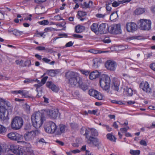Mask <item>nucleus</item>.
I'll use <instances>...</instances> for the list:
<instances>
[{
    "label": "nucleus",
    "instance_id": "1",
    "mask_svg": "<svg viewBox=\"0 0 155 155\" xmlns=\"http://www.w3.org/2000/svg\"><path fill=\"white\" fill-rule=\"evenodd\" d=\"M44 114L38 112L34 113L32 115L31 120L32 125L35 128H40L45 121Z\"/></svg>",
    "mask_w": 155,
    "mask_h": 155
},
{
    "label": "nucleus",
    "instance_id": "2",
    "mask_svg": "<svg viewBox=\"0 0 155 155\" xmlns=\"http://www.w3.org/2000/svg\"><path fill=\"white\" fill-rule=\"evenodd\" d=\"M65 76L68 80V83L73 87L78 85L81 80L82 78L78 73L71 71L66 72Z\"/></svg>",
    "mask_w": 155,
    "mask_h": 155
},
{
    "label": "nucleus",
    "instance_id": "3",
    "mask_svg": "<svg viewBox=\"0 0 155 155\" xmlns=\"http://www.w3.org/2000/svg\"><path fill=\"white\" fill-rule=\"evenodd\" d=\"M23 120L22 117L16 116L14 118L11 123V127L14 130H18L20 129L23 124Z\"/></svg>",
    "mask_w": 155,
    "mask_h": 155
},
{
    "label": "nucleus",
    "instance_id": "4",
    "mask_svg": "<svg viewBox=\"0 0 155 155\" xmlns=\"http://www.w3.org/2000/svg\"><path fill=\"white\" fill-rule=\"evenodd\" d=\"M110 82V78L107 75L103 74L101 76L100 84V86L103 89L107 90L109 87Z\"/></svg>",
    "mask_w": 155,
    "mask_h": 155
},
{
    "label": "nucleus",
    "instance_id": "5",
    "mask_svg": "<svg viewBox=\"0 0 155 155\" xmlns=\"http://www.w3.org/2000/svg\"><path fill=\"white\" fill-rule=\"evenodd\" d=\"M86 142L88 145L91 147H97L99 150L102 146L101 141L97 137L92 136L89 137L86 140Z\"/></svg>",
    "mask_w": 155,
    "mask_h": 155
},
{
    "label": "nucleus",
    "instance_id": "6",
    "mask_svg": "<svg viewBox=\"0 0 155 155\" xmlns=\"http://www.w3.org/2000/svg\"><path fill=\"white\" fill-rule=\"evenodd\" d=\"M138 24L140 26L141 30H149L150 28L151 22L149 20L141 19L139 20Z\"/></svg>",
    "mask_w": 155,
    "mask_h": 155
},
{
    "label": "nucleus",
    "instance_id": "7",
    "mask_svg": "<svg viewBox=\"0 0 155 155\" xmlns=\"http://www.w3.org/2000/svg\"><path fill=\"white\" fill-rule=\"evenodd\" d=\"M38 132V130L26 132L24 134L23 137L26 141L32 142L36 136V134Z\"/></svg>",
    "mask_w": 155,
    "mask_h": 155
},
{
    "label": "nucleus",
    "instance_id": "8",
    "mask_svg": "<svg viewBox=\"0 0 155 155\" xmlns=\"http://www.w3.org/2000/svg\"><path fill=\"white\" fill-rule=\"evenodd\" d=\"M44 113L50 118L55 119L58 116L59 112L57 109H47L44 111Z\"/></svg>",
    "mask_w": 155,
    "mask_h": 155
},
{
    "label": "nucleus",
    "instance_id": "9",
    "mask_svg": "<svg viewBox=\"0 0 155 155\" xmlns=\"http://www.w3.org/2000/svg\"><path fill=\"white\" fill-rule=\"evenodd\" d=\"M7 136L10 139L19 141V142L21 141L23 137L22 135L15 132L10 133L7 134Z\"/></svg>",
    "mask_w": 155,
    "mask_h": 155
},
{
    "label": "nucleus",
    "instance_id": "10",
    "mask_svg": "<svg viewBox=\"0 0 155 155\" xmlns=\"http://www.w3.org/2000/svg\"><path fill=\"white\" fill-rule=\"evenodd\" d=\"M126 27L128 32H133L137 29V25L134 22H130L127 23Z\"/></svg>",
    "mask_w": 155,
    "mask_h": 155
},
{
    "label": "nucleus",
    "instance_id": "11",
    "mask_svg": "<svg viewBox=\"0 0 155 155\" xmlns=\"http://www.w3.org/2000/svg\"><path fill=\"white\" fill-rule=\"evenodd\" d=\"M7 110L3 106H0V120L2 121H7L8 119L5 113Z\"/></svg>",
    "mask_w": 155,
    "mask_h": 155
},
{
    "label": "nucleus",
    "instance_id": "12",
    "mask_svg": "<svg viewBox=\"0 0 155 155\" xmlns=\"http://www.w3.org/2000/svg\"><path fill=\"white\" fill-rule=\"evenodd\" d=\"M108 25L107 24L102 23L98 27V31L101 34H105L108 31Z\"/></svg>",
    "mask_w": 155,
    "mask_h": 155
},
{
    "label": "nucleus",
    "instance_id": "13",
    "mask_svg": "<svg viewBox=\"0 0 155 155\" xmlns=\"http://www.w3.org/2000/svg\"><path fill=\"white\" fill-rule=\"evenodd\" d=\"M116 65V63L110 60L106 61L105 64V66L106 68L111 71H114L115 70Z\"/></svg>",
    "mask_w": 155,
    "mask_h": 155
},
{
    "label": "nucleus",
    "instance_id": "14",
    "mask_svg": "<svg viewBox=\"0 0 155 155\" xmlns=\"http://www.w3.org/2000/svg\"><path fill=\"white\" fill-rule=\"evenodd\" d=\"M140 87L147 92H150V88L149 87V84L147 82H142L140 84Z\"/></svg>",
    "mask_w": 155,
    "mask_h": 155
},
{
    "label": "nucleus",
    "instance_id": "15",
    "mask_svg": "<svg viewBox=\"0 0 155 155\" xmlns=\"http://www.w3.org/2000/svg\"><path fill=\"white\" fill-rule=\"evenodd\" d=\"M110 29L112 32L116 34H119L121 32L120 25L119 24H115L111 25Z\"/></svg>",
    "mask_w": 155,
    "mask_h": 155
},
{
    "label": "nucleus",
    "instance_id": "16",
    "mask_svg": "<svg viewBox=\"0 0 155 155\" xmlns=\"http://www.w3.org/2000/svg\"><path fill=\"white\" fill-rule=\"evenodd\" d=\"M46 85L47 87L51 89L53 91L55 92H58L59 90L58 87L54 84L52 82H47Z\"/></svg>",
    "mask_w": 155,
    "mask_h": 155
},
{
    "label": "nucleus",
    "instance_id": "17",
    "mask_svg": "<svg viewBox=\"0 0 155 155\" xmlns=\"http://www.w3.org/2000/svg\"><path fill=\"white\" fill-rule=\"evenodd\" d=\"M120 84V82L117 80L114 79L113 80L111 86L112 89L115 91H118Z\"/></svg>",
    "mask_w": 155,
    "mask_h": 155
},
{
    "label": "nucleus",
    "instance_id": "18",
    "mask_svg": "<svg viewBox=\"0 0 155 155\" xmlns=\"http://www.w3.org/2000/svg\"><path fill=\"white\" fill-rule=\"evenodd\" d=\"M100 73L97 71H93L89 74V78L91 80L98 78L100 75Z\"/></svg>",
    "mask_w": 155,
    "mask_h": 155
},
{
    "label": "nucleus",
    "instance_id": "19",
    "mask_svg": "<svg viewBox=\"0 0 155 155\" xmlns=\"http://www.w3.org/2000/svg\"><path fill=\"white\" fill-rule=\"evenodd\" d=\"M9 149L14 153L18 155L21 148L18 146L12 145L10 146Z\"/></svg>",
    "mask_w": 155,
    "mask_h": 155
},
{
    "label": "nucleus",
    "instance_id": "20",
    "mask_svg": "<svg viewBox=\"0 0 155 155\" xmlns=\"http://www.w3.org/2000/svg\"><path fill=\"white\" fill-rule=\"evenodd\" d=\"M89 128L87 129L85 127H82L80 130L81 134L84 136L87 140L89 137L88 136V133L89 132Z\"/></svg>",
    "mask_w": 155,
    "mask_h": 155
},
{
    "label": "nucleus",
    "instance_id": "21",
    "mask_svg": "<svg viewBox=\"0 0 155 155\" xmlns=\"http://www.w3.org/2000/svg\"><path fill=\"white\" fill-rule=\"evenodd\" d=\"M88 133L89 137L92 136L94 137H97L98 135V133L97 130L94 128H89Z\"/></svg>",
    "mask_w": 155,
    "mask_h": 155
},
{
    "label": "nucleus",
    "instance_id": "22",
    "mask_svg": "<svg viewBox=\"0 0 155 155\" xmlns=\"http://www.w3.org/2000/svg\"><path fill=\"white\" fill-rule=\"evenodd\" d=\"M49 123L50 124L51 132V134L55 133L57 134V127L55 123L51 121H49Z\"/></svg>",
    "mask_w": 155,
    "mask_h": 155
},
{
    "label": "nucleus",
    "instance_id": "23",
    "mask_svg": "<svg viewBox=\"0 0 155 155\" xmlns=\"http://www.w3.org/2000/svg\"><path fill=\"white\" fill-rule=\"evenodd\" d=\"M66 127L63 125H60L59 127H57V134L60 135L64 132L65 130Z\"/></svg>",
    "mask_w": 155,
    "mask_h": 155
},
{
    "label": "nucleus",
    "instance_id": "24",
    "mask_svg": "<svg viewBox=\"0 0 155 155\" xmlns=\"http://www.w3.org/2000/svg\"><path fill=\"white\" fill-rule=\"evenodd\" d=\"M78 85L79 87L83 91H85L88 89V87L87 84L86 83H82V78L81 82L80 83L78 84Z\"/></svg>",
    "mask_w": 155,
    "mask_h": 155
},
{
    "label": "nucleus",
    "instance_id": "25",
    "mask_svg": "<svg viewBox=\"0 0 155 155\" xmlns=\"http://www.w3.org/2000/svg\"><path fill=\"white\" fill-rule=\"evenodd\" d=\"M85 29L84 26L80 25L76 26L75 28V31L77 33H80L83 32Z\"/></svg>",
    "mask_w": 155,
    "mask_h": 155
},
{
    "label": "nucleus",
    "instance_id": "26",
    "mask_svg": "<svg viewBox=\"0 0 155 155\" xmlns=\"http://www.w3.org/2000/svg\"><path fill=\"white\" fill-rule=\"evenodd\" d=\"M101 63V61L100 59L98 58H95L93 60V66L94 68H97L99 67Z\"/></svg>",
    "mask_w": 155,
    "mask_h": 155
},
{
    "label": "nucleus",
    "instance_id": "27",
    "mask_svg": "<svg viewBox=\"0 0 155 155\" xmlns=\"http://www.w3.org/2000/svg\"><path fill=\"white\" fill-rule=\"evenodd\" d=\"M46 72L51 77L54 76L58 73V71L54 70H48Z\"/></svg>",
    "mask_w": 155,
    "mask_h": 155
},
{
    "label": "nucleus",
    "instance_id": "28",
    "mask_svg": "<svg viewBox=\"0 0 155 155\" xmlns=\"http://www.w3.org/2000/svg\"><path fill=\"white\" fill-rule=\"evenodd\" d=\"M144 8H137L134 11V13L136 15H140L143 14L145 12Z\"/></svg>",
    "mask_w": 155,
    "mask_h": 155
},
{
    "label": "nucleus",
    "instance_id": "29",
    "mask_svg": "<svg viewBox=\"0 0 155 155\" xmlns=\"http://www.w3.org/2000/svg\"><path fill=\"white\" fill-rule=\"evenodd\" d=\"M50 124L49 123V122H47L45 125L44 127V129L45 131L48 133H51V128H50Z\"/></svg>",
    "mask_w": 155,
    "mask_h": 155
},
{
    "label": "nucleus",
    "instance_id": "30",
    "mask_svg": "<svg viewBox=\"0 0 155 155\" xmlns=\"http://www.w3.org/2000/svg\"><path fill=\"white\" fill-rule=\"evenodd\" d=\"M97 28L98 25L96 23H93L90 27L91 30L95 33L97 32Z\"/></svg>",
    "mask_w": 155,
    "mask_h": 155
},
{
    "label": "nucleus",
    "instance_id": "31",
    "mask_svg": "<svg viewBox=\"0 0 155 155\" xmlns=\"http://www.w3.org/2000/svg\"><path fill=\"white\" fill-rule=\"evenodd\" d=\"M97 93H96L95 95H94V97L99 100H103V96L102 94L98 91L97 92Z\"/></svg>",
    "mask_w": 155,
    "mask_h": 155
},
{
    "label": "nucleus",
    "instance_id": "32",
    "mask_svg": "<svg viewBox=\"0 0 155 155\" xmlns=\"http://www.w3.org/2000/svg\"><path fill=\"white\" fill-rule=\"evenodd\" d=\"M140 151L139 150H130V153L132 155H139Z\"/></svg>",
    "mask_w": 155,
    "mask_h": 155
},
{
    "label": "nucleus",
    "instance_id": "33",
    "mask_svg": "<svg viewBox=\"0 0 155 155\" xmlns=\"http://www.w3.org/2000/svg\"><path fill=\"white\" fill-rule=\"evenodd\" d=\"M127 95L128 96H132L133 94V90L130 88H127L126 89Z\"/></svg>",
    "mask_w": 155,
    "mask_h": 155
},
{
    "label": "nucleus",
    "instance_id": "34",
    "mask_svg": "<svg viewBox=\"0 0 155 155\" xmlns=\"http://www.w3.org/2000/svg\"><path fill=\"white\" fill-rule=\"evenodd\" d=\"M107 139L111 141H115L116 139L115 137L112 135L111 134H108L107 135Z\"/></svg>",
    "mask_w": 155,
    "mask_h": 155
},
{
    "label": "nucleus",
    "instance_id": "35",
    "mask_svg": "<svg viewBox=\"0 0 155 155\" xmlns=\"http://www.w3.org/2000/svg\"><path fill=\"white\" fill-rule=\"evenodd\" d=\"M18 94H19L21 95H22L23 96L25 97H27L28 95V92L24 90H19L18 91Z\"/></svg>",
    "mask_w": 155,
    "mask_h": 155
},
{
    "label": "nucleus",
    "instance_id": "36",
    "mask_svg": "<svg viewBox=\"0 0 155 155\" xmlns=\"http://www.w3.org/2000/svg\"><path fill=\"white\" fill-rule=\"evenodd\" d=\"M118 17L117 14L116 12H113L110 16V19L111 20H114L116 19Z\"/></svg>",
    "mask_w": 155,
    "mask_h": 155
},
{
    "label": "nucleus",
    "instance_id": "37",
    "mask_svg": "<svg viewBox=\"0 0 155 155\" xmlns=\"http://www.w3.org/2000/svg\"><path fill=\"white\" fill-rule=\"evenodd\" d=\"M122 4L121 1H114L112 3V6L114 7H116L119 6L120 4Z\"/></svg>",
    "mask_w": 155,
    "mask_h": 155
},
{
    "label": "nucleus",
    "instance_id": "38",
    "mask_svg": "<svg viewBox=\"0 0 155 155\" xmlns=\"http://www.w3.org/2000/svg\"><path fill=\"white\" fill-rule=\"evenodd\" d=\"M97 91L93 89H91L89 91V94L91 96L94 97V95L97 93Z\"/></svg>",
    "mask_w": 155,
    "mask_h": 155
},
{
    "label": "nucleus",
    "instance_id": "39",
    "mask_svg": "<svg viewBox=\"0 0 155 155\" xmlns=\"http://www.w3.org/2000/svg\"><path fill=\"white\" fill-rule=\"evenodd\" d=\"M6 129L5 127L0 124V134H3L6 132Z\"/></svg>",
    "mask_w": 155,
    "mask_h": 155
},
{
    "label": "nucleus",
    "instance_id": "40",
    "mask_svg": "<svg viewBox=\"0 0 155 155\" xmlns=\"http://www.w3.org/2000/svg\"><path fill=\"white\" fill-rule=\"evenodd\" d=\"M78 15L80 17H83L87 15V12L82 11H79L78 12Z\"/></svg>",
    "mask_w": 155,
    "mask_h": 155
},
{
    "label": "nucleus",
    "instance_id": "41",
    "mask_svg": "<svg viewBox=\"0 0 155 155\" xmlns=\"http://www.w3.org/2000/svg\"><path fill=\"white\" fill-rule=\"evenodd\" d=\"M15 62L17 64L20 65L21 66L24 67L23 61L22 60H16Z\"/></svg>",
    "mask_w": 155,
    "mask_h": 155
},
{
    "label": "nucleus",
    "instance_id": "42",
    "mask_svg": "<svg viewBox=\"0 0 155 155\" xmlns=\"http://www.w3.org/2000/svg\"><path fill=\"white\" fill-rule=\"evenodd\" d=\"M31 65V61L29 60H27L24 63V67L25 66L29 67Z\"/></svg>",
    "mask_w": 155,
    "mask_h": 155
},
{
    "label": "nucleus",
    "instance_id": "43",
    "mask_svg": "<svg viewBox=\"0 0 155 155\" xmlns=\"http://www.w3.org/2000/svg\"><path fill=\"white\" fill-rule=\"evenodd\" d=\"M118 48L120 50H124L127 48L128 46L126 45H120L119 46Z\"/></svg>",
    "mask_w": 155,
    "mask_h": 155
},
{
    "label": "nucleus",
    "instance_id": "44",
    "mask_svg": "<svg viewBox=\"0 0 155 155\" xmlns=\"http://www.w3.org/2000/svg\"><path fill=\"white\" fill-rule=\"evenodd\" d=\"M40 24L42 25H46L49 24V22L46 20H44L41 21L39 22Z\"/></svg>",
    "mask_w": 155,
    "mask_h": 155
},
{
    "label": "nucleus",
    "instance_id": "45",
    "mask_svg": "<svg viewBox=\"0 0 155 155\" xmlns=\"http://www.w3.org/2000/svg\"><path fill=\"white\" fill-rule=\"evenodd\" d=\"M129 129V127L128 126H127L125 127L120 128V130L122 133H123L126 132Z\"/></svg>",
    "mask_w": 155,
    "mask_h": 155
},
{
    "label": "nucleus",
    "instance_id": "46",
    "mask_svg": "<svg viewBox=\"0 0 155 155\" xmlns=\"http://www.w3.org/2000/svg\"><path fill=\"white\" fill-rule=\"evenodd\" d=\"M18 155H27V153L26 151H24L23 149H21Z\"/></svg>",
    "mask_w": 155,
    "mask_h": 155
},
{
    "label": "nucleus",
    "instance_id": "47",
    "mask_svg": "<svg viewBox=\"0 0 155 155\" xmlns=\"http://www.w3.org/2000/svg\"><path fill=\"white\" fill-rule=\"evenodd\" d=\"M80 71L82 73V74L86 76H87L89 74V72L87 70H81Z\"/></svg>",
    "mask_w": 155,
    "mask_h": 155
},
{
    "label": "nucleus",
    "instance_id": "48",
    "mask_svg": "<svg viewBox=\"0 0 155 155\" xmlns=\"http://www.w3.org/2000/svg\"><path fill=\"white\" fill-rule=\"evenodd\" d=\"M48 78V76H45L42 78L41 80V84L42 85L44 84L45 83Z\"/></svg>",
    "mask_w": 155,
    "mask_h": 155
},
{
    "label": "nucleus",
    "instance_id": "49",
    "mask_svg": "<svg viewBox=\"0 0 155 155\" xmlns=\"http://www.w3.org/2000/svg\"><path fill=\"white\" fill-rule=\"evenodd\" d=\"M26 151L30 155H32L33 154V151L31 149L27 148L26 149Z\"/></svg>",
    "mask_w": 155,
    "mask_h": 155
},
{
    "label": "nucleus",
    "instance_id": "50",
    "mask_svg": "<svg viewBox=\"0 0 155 155\" xmlns=\"http://www.w3.org/2000/svg\"><path fill=\"white\" fill-rule=\"evenodd\" d=\"M73 37L77 38H83V36L79 35L74 34L73 35Z\"/></svg>",
    "mask_w": 155,
    "mask_h": 155
},
{
    "label": "nucleus",
    "instance_id": "51",
    "mask_svg": "<svg viewBox=\"0 0 155 155\" xmlns=\"http://www.w3.org/2000/svg\"><path fill=\"white\" fill-rule=\"evenodd\" d=\"M38 142L40 143H46L45 140L43 138H40V139H38Z\"/></svg>",
    "mask_w": 155,
    "mask_h": 155
},
{
    "label": "nucleus",
    "instance_id": "52",
    "mask_svg": "<svg viewBox=\"0 0 155 155\" xmlns=\"http://www.w3.org/2000/svg\"><path fill=\"white\" fill-rule=\"evenodd\" d=\"M36 49L38 51H43L45 49V47L43 46H38L36 48Z\"/></svg>",
    "mask_w": 155,
    "mask_h": 155
},
{
    "label": "nucleus",
    "instance_id": "53",
    "mask_svg": "<svg viewBox=\"0 0 155 155\" xmlns=\"http://www.w3.org/2000/svg\"><path fill=\"white\" fill-rule=\"evenodd\" d=\"M53 28L51 27H48L45 28L44 31L45 32L51 31H53Z\"/></svg>",
    "mask_w": 155,
    "mask_h": 155
},
{
    "label": "nucleus",
    "instance_id": "54",
    "mask_svg": "<svg viewBox=\"0 0 155 155\" xmlns=\"http://www.w3.org/2000/svg\"><path fill=\"white\" fill-rule=\"evenodd\" d=\"M54 19L57 21H59L60 20H64L63 19L61 18V17L59 15L55 16L54 17Z\"/></svg>",
    "mask_w": 155,
    "mask_h": 155
},
{
    "label": "nucleus",
    "instance_id": "55",
    "mask_svg": "<svg viewBox=\"0 0 155 155\" xmlns=\"http://www.w3.org/2000/svg\"><path fill=\"white\" fill-rule=\"evenodd\" d=\"M73 43L71 41H70L68 42L65 45L66 47H70L72 46L73 45Z\"/></svg>",
    "mask_w": 155,
    "mask_h": 155
},
{
    "label": "nucleus",
    "instance_id": "56",
    "mask_svg": "<svg viewBox=\"0 0 155 155\" xmlns=\"http://www.w3.org/2000/svg\"><path fill=\"white\" fill-rule=\"evenodd\" d=\"M140 144L144 146H146L147 145L146 142L143 140H141L140 141Z\"/></svg>",
    "mask_w": 155,
    "mask_h": 155
},
{
    "label": "nucleus",
    "instance_id": "57",
    "mask_svg": "<svg viewBox=\"0 0 155 155\" xmlns=\"http://www.w3.org/2000/svg\"><path fill=\"white\" fill-rule=\"evenodd\" d=\"M150 67L152 70L155 71V63L150 64Z\"/></svg>",
    "mask_w": 155,
    "mask_h": 155
},
{
    "label": "nucleus",
    "instance_id": "58",
    "mask_svg": "<svg viewBox=\"0 0 155 155\" xmlns=\"http://www.w3.org/2000/svg\"><path fill=\"white\" fill-rule=\"evenodd\" d=\"M42 60L46 63H48L51 61V60L47 58H42Z\"/></svg>",
    "mask_w": 155,
    "mask_h": 155
},
{
    "label": "nucleus",
    "instance_id": "59",
    "mask_svg": "<svg viewBox=\"0 0 155 155\" xmlns=\"http://www.w3.org/2000/svg\"><path fill=\"white\" fill-rule=\"evenodd\" d=\"M105 16V15L97 14L96 15V16L98 18H103Z\"/></svg>",
    "mask_w": 155,
    "mask_h": 155
},
{
    "label": "nucleus",
    "instance_id": "60",
    "mask_svg": "<svg viewBox=\"0 0 155 155\" xmlns=\"http://www.w3.org/2000/svg\"><path fill=\"white\" fill-rule=\"evenodd\" d=\"M25 109L27 111H29L30 109V107L27 104H25L24 107Z\"/></svg>",
    "mask_w": 155,
    "mask_h": 155
},
{
    "label": "nucleus",
    "instance_id": "61",
    "mask_svg": "<svg viewBox=\"0 0 155 155\" xmlns=\"http://www.w3.org/2000/svg\"><path fill=\"white\" fill-rule=\"evenodd\" d=\"M6 102V101L4 99L0 97V104H4Z\"/></svg>",
    "mask_w": 155,
    "mask_h": 155
},
{
    "label": "nucleus",
    "instance_id": "62",
    "mask_svg": "<svg viewBox=\"0 0 155 155\" xmlns=\"http://www.w3.org/2000/svg\"><path fill=\"white\" fill-rule=\"evenodd\" d=\"M32 80H30L28 78L26 79L24 81V82L25 83H29L33 81Z\"/></svg>",
    "mask_w": 155,
    "mask_h": 155
},
{
    "label": "nucleus",
    "instance_id": "63",
    "mask_svg": "<svg viewBox=\"0 0 155 155\" xmlns=\"http://www.w3.org/2000/svg\"><path fill=\"white\" fill-rule=\"evenodd\" d=\"M46 0H34L35 2L37 3H41L45 2Z\"/></svg>",
    "mask_w": 155,
    "mask_h": 155
},
{
    "label": "nucleus",
    "instance_id": "64",
    "mask_svg": "<svg viewBox=\"0 0 155 155\" xmlns=\"http://www.w3.org/2000/svg\"><path fill=\"white\" fill-rule=\"evenodd\" d=\"M84 7L86 8H88L91 7V5H90L89 3H87L86 2H84Z\"/></svg>",
    "mask_w": 155,
    "mask_h": 155
}]
</instances>
